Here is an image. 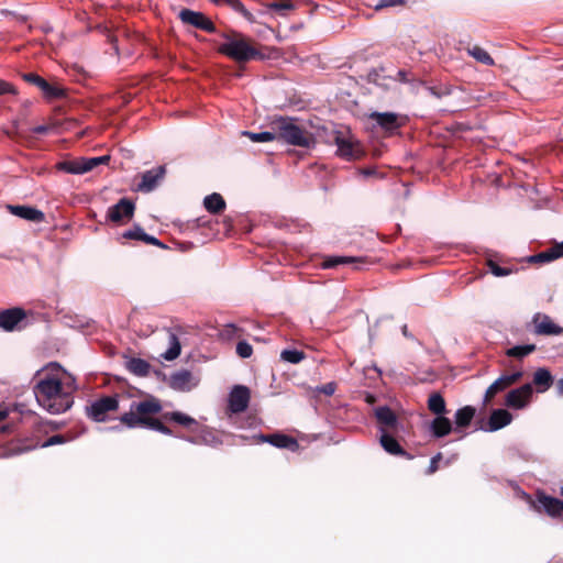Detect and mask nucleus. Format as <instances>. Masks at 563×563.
<instances>
[{
	"mask_svg": "<svg viewBox=\"0 0 563 563\" xmlns=\"http://www.w3.org/2000/svg\"><path fill=\"white\" fill-rule=\"evenodd\" d=\"M60 372L59 365L52 363L35 374L33 393L36 401L52 415L63 413L74 404L75 379L63 383Z\"/></svg>",
	"mask_w": 563,
	"mask_h": 563,
	"instance_id": "1",
	"label": "nucleus"
},
{
	"mask_svg": "<svg viewBox=\"0 0 563 563\" xmlns=\"http://www.w3.org/2000/svg\"><path fill=\"white\" fill-rule=\"evenodd\" d=\"M272 129L276 132V140L289 145L310 148L316 144V136L295 118L277 117L272 122Z\"/></svg>",
	"mask_w": 563,
	"mask_h": 563,
	"instance_id": "2",
	"label": "nucleus"
},
{
	"mask_svg": "<svg viewBox=\"0 0 563 563\" xmlns=\"http://www.w3.org/2000/svg\"><path fill=\"white\" fill-rule=\"evenodd\" d=\"M225 41L219 46V52L239 63L262 58V54L253 47L241 34L224 35Z\"/></svg>",
	"mask_w": 563,
	"mask_h": 563,
	"instance_id": "3",
	"label": "nucleus"
},
{
	"mask_svg": "<svg viewBox=\"0 0 563 563\" xmlns=\"http://www.w3.org/2000/svg\"><path fill=\"white\" fill-rule=\"evenodd\" d=\"M324 141L329 144L336 145V154L344 159H356L363 154L360 143L349 131H338L332 129L327 132Z\"/></svg>",
	"mask_w": 563,
	"mask_h": 563,
	"instance_id": "4",
	"label": "nucleus"
},
{
	"mask_svg": "<svg viewBox=\"0 0 563 563\" xmlns=\"http://www.w3.org/2000/svg\"><path fill=\"white\" fill-rule=\"evenodd\" d=\"M374 416L380 433H399L404 430L402 423L388 406H379L374 409Z\"/></svg>",
	"mask_w": 563,
	"mask_h": 563,
	"instance_id": "5",
	"label": "nucleus"
},
{
	"mask_svg": "<svg viewBox=\"0 0 563 563\" xmlns=\"http://www.w3.org/2000/svg\"><path fill=\"white\" fill-rule=\"evenodd\" d=\"M118 407L119 401L117 396H106L97 399L89 407H87V415L92 420L102 422L106 420L107 413L110 411H115Z\"/></svg>",
	"mask_w": 563,
	"mask_h": 563,
	"instance_id": "6",
	"label": "nucleus"
},
{
	"mask_svg": "<svg viewBox=\"0 0 563 563\" xmlns=\"http://www.w3.org/2000/svg\"><path fill=\"white\" fill-rule=\"evenodd\" d=\"M368 121L372 122L373 129H379L388 134H393L401 126L399 115L394 112L374 111L368 114Z\"/></svg>",
	"mask_w": 563,
	"mask_h": 563,
	"instance_id": "7",
	"label": "nucleus"
},
{
	"mask_svg": "<svg viewBox=\"0 0 563 563\" xmlns=\"http://www.w3.org/2000/svg\"><path fill=\"white\" fill-rule=\"evenodd\" d=\"M250 389L243 385H236L229 394L228 409L230 411L229 418L232 420L233 415L243 412L250 402Z\"/></svg>",
	"mask_w": 563,
	"mask_h": 563,
	"instance_id": "8",
	"label": "nucleus"
},
{
	"mask_svg": "<svg viewBox=\"0 0 563 563\" xmlns=\"http://www.w3.org/2000/svg\"><path fill=\"white\" fill-rule=\"evenodd\" d=\"M135 205L128 198H121L115 205L109 207L107 219L114 223L131 220L134 216Z\"/></svg>",
	"mask_w": 563,
	"mask_h": 563,
	"instance_id": "9",
	"label": "nucleus"
},
{
	"mask_svg": "<svg viewBox=\"0 0 563 563\" xmlns=\"http://www.w3.org/2000/svg\"><path fill=\"white\" fill-rule=\"evenodd\" d=\"M179 19L181 20L183 23L190 24L208 33L216 32V25L213 24V22L201 12L192 11L189 9H183L179 12Z\"/></svg>",
	"mask_w": 563,
	"mask_h": 563,
	"instance_id": "10",
	"label": "nucleus"
},
{
	"mask_svg": "<svg viewBox=\"0 0 563 563\" xmlns=\"http://www.w3.org/2000/svg\"><path fill=\"white\" fill-rule=\"evenodd\" d=\"M532 324L533 332L538 335H563V328L554 323L545 313H534Z\"/></svg>",
	"mask_w": 563,
	"mask_h": 563,
	"instance_id": "11",
	"label": "nucleus"
},
{
	"mask_svg": "<svg viewBox=\"0 0 563 563\" xmlns=\"http://www.w3.org/2000/svg\"><path fill=\"white\" fill-rule=\"evenodd\" d=\"M522 377V372L517 371L511 374L501 375L497 378L487 389L484 396V402H489L498 393L506 390L511 385L516 384Z\"/></svg>",
	"mask_w": 563,
	"mask_h": 563,
	"instance_id": "12",
	"label": "nucleus"
},
{
	"mask_svg": "<svg viewBox=\"0 0 563 563\" xmlns=\"http://www.w3.org/2000/svg\"><path fill=\"white\" fill-rule=\"evenodd\" d=\"M254 440L261 443H269L273 446L279 449H288L292 452L297 451L299 444L297 440L292 437L283 434V433H273V434H255L252 437Z\"/></svg>",
	"mask_w": 563,
	"mask_h": 563,
	"instance_id": "13",
	"label": "nucleus"
},
{
	"mask_svg": "<svg viewBox=\"0 0 563 563\" xmlns=\"http://www.w3.org/2000/svg\"><path fill=\"white\" fill-rule=\"evenodd\" d=\"M532 393L531 384H525L519 388L510 390L506 396L505 404L512 409H522L529 404Z\"/></svg>",
	"mask_w": 563,
	"mask_h": 563,
	"instance_id": "14",
	"label": "nucleus"
},
{
	"mask_svg": "<svg viewBox=\"0 0 563 563\" xmlns=\"http://www.w3.org/2000/svg\"><path fill=\"white\" fill-rule=\"evenodd\" d=\"M165 174V166H158L156 168L144 172L141 176V181L136 186L137 191H153L157 187L159 181L164 178Z\"/></svg>",
	"mask_w": 563,
	"mask_h": 563,
	"instance_id": "15",
	"label": "nucleus"
},
{
	"mask_svg": "<svg viewBox=\"0 0 563 563\" xmlns=\"http://www.w3.org/2000/svg\"><path fill=\"white\" fill-rule=\"evenodd\" d=\"M199 379L189 371L180 369L172 374L169 386L178 391H189L196 387Z\"/></svg>",
	"mask_w": 563,
	"mask_h": 563,
	"instance_id": "16",
	"label": "nucleus"
},
{
	"mask_svg": "<svg viewBox=\"0 0 563 563\" xmlns=\"http://www.w3.org/2000/svg\"><path fill=\"white\" fill-rule=\"evenodd\" d=\"M25 319V311L21 308H11L0 312V328L13 331Z\"/></svg>",
	"mask_w": 563,
	"mask_h": 563,
	"instance_id": "17",
	"label": "nucleus"
},
{
	"mask_svg": "<svg viewBox=\"0 0 563 563\" xmlns=\"http://www.w3.org/2000/svg\"><path fill=\"white\" fill-rule=\"evenodd\" d=\"M8 209L10 211V213H12L13 216H16V217L27 220V221L37 223V222H42L44 220V213L34 207L21 206V205H16V206L9 205Z\"/></svg>",
	"mask_w": 563,
	"mask_h": 563,
	"instance_id": "18",
	"label": "nucleus"
},
{
	"mask_svg": "<svg viewBox=\"0 0 563 563\" xmlns=\"http://www.w3.org/2000/svg\"><path fill=\"white\" fill-rule=\"evenodd\" d=\"M540 506L552 518L563 521V501L555 497L540 495L538 497Z\"/></svg>",
	"mask_w": 563,
	"mask_h": 563,
	"instance_id": "19",
	"label": "nucleus"
},
{
	"mask_svg": "<svg viewBox=\"0 0 563 563\" xmlns=\"http://www.w3.org/2000/svg\"><path fill=\"white\" fill-rule=\"evenodd\" d=\"M395 434L394 432L380 433L379 442L383 449L391 455H401L411 459V455H409L395 439Z\"/></svg>",
	"mask_w": 563,
	"mask_h": 563,
	"instance_id": "20",
	"label": "nucleus"
},
{
	"mask_svg": "<svg viewBox=\"0 0 563 563\" xmlns=\"http://www.w3.org/2000/svg\"><path fill=\"white\" fill-rule=\"evenodd\" d=\"M429 429L434 438H443L452 432L453 427L449 418L444 416H437L430 422Z\"/></svg>",
	"mask_w": 563,
	"mask_h": 563,
	"instance_id": "21",
	"label": "nucleus"
},
{
	"mask_svg": "<svg viewBox=\"0 0 563 563\" xmlns=\"http://www.w3.org/2000/svg\"><path fill=\"white\" fill-rule=\"evenodd\" d=\"M512 420L511 413H509L505 409H495L490 413L488 420V430L497 431L506 426H508Z\"/></svg>",
	"mask_w": 563,
	"mask_h": 563,
	"instance_id": "22",
	"label": "nucleus"
},
{
	"mask_svg": "<svg viewBox=\"0 0 563 563\" xmlns=\"http://www.w3.org/2000/svg\"><path fill=\"white\" fill-rule=\"evenodd\" d=\"M533 384L538 393L547 391L553 384V376L544 367L538 368L533 374Z\"/></svg>",
	"mask_w": 563,
	"mask_h": 563,
	"instance_id": "23",
	"label": "nucleus"
},
{
	"mask_svg": "<svg viewBox=\"0 0 563 563\" xmlns=\"http://www.w3.org/2000/svg\"><path fill=\"white\" fill-rule=\"evenodd\" d=\"M56 168L60 172L73 174V175H81L87 173V167L85 165V158L74 159V161H62L56 164Z\"/></svg>",
	"mask_w": 563,
	"mask_h": 563,
	"instance_id": "24",
	"label": "nucleus"
},
{
	"mask_svg": "<svg viewBox=\"0 0 563 563\" xmlns=\"http://www.w3.org/2000/svg\"><path fill=\"white\" fill-rule=\"evenodd\" d=\"M363 262V258L362 257H354V256H327L322 264H321V267L324 268V269H330V268H334V267H338L339 265H354V264H358V263H362Z\"/></svg>",
	"mask_w": 563,
	"mask_h": 563,
	"instance_id": "25",
	"label": "nucleus"
},
{
	"mask_svg": "<svg viewBox=\"0 0 563 563\" xmlns=\"http://www.w3.org/2000/svg\"><path fill=\"white\" fill-rule=\"evenodd\" d=\"M132 409H135L136 413L141 417H144L146 415L158 413L162 410V406L158 400L152 398L132 404Z\"/></svg>",
	"mask_w": 563,
	"mask_h": 563,
	"instance_id": "26",
	"label": "nucleus"
},
{
	"mask_svg": "<svg viewBox=\"0 0 563 563\" xmlns=\"http://www.w3.org/2000/svg\"><path fill=\"white\" fill-rule=\"evenodd\" d=\"M126 368L130 373L144 377L148 375L151 365L145 360L132 357L126 361Z\"/></svg>",
	"mask_w": 563,
	"mask_h": 563,
	"instance_id": "27",
	"label": "nucleus"
},
{
	"mask_svg": "<svg viewBox=\"0 0 563 563\" xmlns=\"http://www.w3.org/2000/svg\"><path fill=\"white\" fill-rule=\"evenodd\" d=\"M203 206L210 213L217 214L225 209V201L220 194L213 192L203 199Z\"/></svg>",
	"mask_w": 563,
	"mask_h": 563,
	"instance_id": "28",
	"label": "nucleus"
},
{
	"mask_svg": "<svg viewBox=\"0 0 563 563\" xmlns=\"http://www.w3.org/2000/svg\"><path fill=\"white\" fill-rule=\"evenodd\" d=\"M475 412L476 410L472 406H465L456 410L454 415L456 429L470 426L475 416Z\"/></svg>",
	"mask_w": 563,
	"mask_h": 563,
	"instance_id": "29",
	"label": "nucleus"
},
{
	"mask_svg": "<svg viewBox=\"0 0 563 563\" xmlns=\"http://www.w3.org/2000/svg\"><path fill=\"white\" fill-rule=\"evenodd\" d=\"M164 418L166 420L181 424L190 430H192V427H197L198 424L194 418L180 411L166 412Z\"/></svg>",
	"mask_w": 563,
	"mask_h": 563,
	"instance_id": "30",
	"label": "nucleus"
},
{
	"mask_svg": "<svg viewBox=\"0 0 563 563\" xmlns=\"http://www.w3.org/2000/svg\"><path fill=\"white\" fill-rule=\"evenodd\" d=\"M121 421L129 428H135L137 426L147 428L150 418L141 417L139 413H136L135 409L131 408L130 412H126L121 417Z\"/></svg>",
	"mask_w": 563,
	"mask_h": 563,
	"instance_id": "31",
	"label": "nucleus"
},
{
	"mask_svg": "<svg viewBox=\"0 0 563 563\" xmlns=\"http://www.w3.org/2000/svg\"><path fill=\"white\" fill-rule=\"evenodd\" d=\"M428 408L437 416H443L446 412L444 398L439 393H433L429 396Z\"/></svg>",
	"mask_w": 563,
	"mask_h": 563,
	"instance_id": "32",
	"label": "nucleus"
},
{
	"mask_svg": "<svg viewBox=\"0 0 563 563\" xmlns=\"http://www.w3.org/2000/svg\"><path fill=\"white\" fill-rule=\"evenodd\" d=\"M168 344H169V347L168 350L162 354V356L166 360V361H173L175 358H177L180 354V342L177 338V335L173 332H169L168 334Z\"/></svg>",
	"mask_w": 563,
	"mask_h": 563,
	"instance_id": "33",
	"label": "nucleus"
},
{
	"mask_svg": "<svg viewBox=\"0 0 563 563\" xmlns=\"http://www.w3.org/2000/svg\"><path fill=\"white\" fill-rule=\"evenodd\" d=\"M243 135L247 136L252 142L255 143H265V142H272L276 140V132L273 130L271 131H264V132H250V131H243Z\"/></svg>",
	"mask_w": 563,
	"mask_h": 563,
	"instance_id": "34",
	"label": "nucleus"
},
{
	"mask_svg": "<svg viewBox=\"0 0 563 563\" xmlns=\"http://www.w3.org/2000/svg\"><path fill=\"white\" fill-rule=\"evenodd\" d=\"M394 79L410 85L412 89H417L422 85L420 79L416 78L411 71L405 69H399Z\"/></svg>",
	"mask_w": 563,
	"mask_h": 563,
	"instance_id": "35",
	"label": "nucleus"
},
{
	"mask_svg": "<svg viewBox=\"0 0 563 563\" xmlns=\"http://www.w3.org/2000/svg\"><path fill=\"white\" fill-rule=\"evenodd\" d=\"M267 8L284 16L294 9V3L290 0H277L268 3Z\"/></svg>",
	"mask_w": 563,
	"mask_h": 563,
	"instance_id": "36",
	"label": "nucleus"
},
{
	"mask_svg": "<svg viewBox=\"0 0 563 563\" xmlns=\"http://www.w3.org/2000/svg\"><path fill=\"white\" fill-rule=\"evenodd\" d=\"M43 95L48 99H59L65 96L64 89L51 85L48 81H44L42 86L40 87Z\"/></svg>",
	"mask_w": 563,
	"mask_h": 563,
	"instance_id": "37",
	"label": "nucleus"
},
{
	"mask_svg": "<svg viewBox=\"0 0 563 563\" xmlns=\"http://www.w3.org/2000/svg\"><path fill=\"white\" fill-rule=\"evenodd\" d=\"M43 95L48 99H59L65 96L64 89L51 85L48 81H44L42 86L40 87Z\"/></svg>",
	"mask_w": 563,
	"mask_h": 563,
	"instance_id": "38",
	"label": "nucleus"
},
{
	"mask_svg": "<svg viewBox=\"0 0 563 563\" xmlns=\"http://www.w3.org/2000/svg\"><path fill=\"white\" fill-rule=\"evenodd\" d=\"M536 350L534 344L516 345L507 350V355L511 357L522 358Z\"/></svg>",
	"mask_w": 563,
	"mask_h": 563,
	"instance_id": "39",
	"label": "nucleus"
},
{
	"mask_svg": "<svg viewBox=\"0 0 563 563\" xmlns=\"http://www.w3.org/2000/svg\"><path fill=\"white\" fill-rule=\"evenodd\" d=\"M468 53L471 56H473L477 62L484 64V65H494V59L492 56L482 47L474 46L473 48L468 49Z\"/></svg>",
	"mask_w": 563,
	"mask_h": 563,
	"instance_id": "40",
	"label": "nucleus"
},
{
	"mask_svg": "<svg viewBox=\"0 0 563 563\" xmlns=\"http://www.w3.org/2000/svg\"><path fill=\"white\" fill-rule=\"evenodd\" d=\"M305 357V353L299 350H283L280 353V360L290 364H298Z\"/></svg>",
	"mask_w": 563,
	"mask_h": 563,
	"instance_id": "41",
	"label": "nucleus"
},
{
	"mask_svg": "<svg viewBox=\"0 0 563 563\" xmlns=\"http://www.w3.org/2000/svg\"><path fill=\"white\" fill-rule=\"evenodd\" d=\"M408 2L409 0H377L372 7L375 11H380L389 8L405 7Z\"/></svg>",
	"mask_w": 563,
	"mask_h": 563,
	"instance_id": "42",
	"label": "nucleus"
},
{
	"mask_svg": "<svg viewBox=\"0 0 563 563\" xmlns=\"http://www.w3.org/2000/svg\"><path fill=\"white\" fill-rule=\"evenodd\" d=\"M229 7L232 8L235 12L240 13L249 22L255 21L254 15L245 8V5L240 0L231 1V4H229Z\"/></svg>",
	"mask_w": 563,
	"mask_h": 563,
	"instance_id": "43",
	"label": "nucleus"
},
{
	"mask_svg": "<svg viewBox=\"0 0 563 563\" xmlns=\"http://www.w3.org/2000/svg\"><path fill=\"white\" fill-rule=\"evenodd\" d=\"M556 258H558V254H554L553 250L551 249L545 252H541L537 255L531 256L530 261L536 262V263H548V262L554 261Z\"/></svg>",
	"mask_w": 563,
	"mask_h": 563,
	"instance_id": "44",
	"label": "nucleus"
},
{
	"mask_svg": "<svg viewBox=\"0 0 563 563\" xmlns=\"http://www.w3.org/2000/svg\"><path fill=\"white\" fill-rule=\"evenodd\" d=\"M487 265L489 267L490 273L493 275H495L496 277L508 276L512 272L510 268L499 266L497 263H495L492 260L488 261Z\"/></svg>",
	"mask_w": 563,
	"mask_h": 563,
	"instance_id": "45",
	"label": "nucleus"
},
{
	"mask_svg": "<svg viewBox=\"0 0 563 563\" xmlns=\"http://www.w3.org/2000/svg\"><path fill=\"white\" fill-rule=\"evenodd\" d=\"M253 347L252 345L246 341H240L236 344V354L242 358H247L252 355Z\"/></svg>",
	"mask_w": 563,
	"mask_h": 563,
	"instance_id": "46",
	"label": "nucleus"
},
{
	"mask_svg": "<svg viewBox=\"0 0 563 563\" xmlns=\"http://www.w3.org/2000/svg\"><path fill=\"white\" fill-rule=\"evenodd\" d=\"M110 159V157L108 155H103V156H98V157H90V158H85V165L87 167V172H90L96 166L100 165V164H106L108 163Z\"/></svg>",
	"mask_w": 563,
	"mask_h": 563,
	"instance_id": "47",
	"label": "nucleus"
},
{
	"mask_svg": "<svg viewBox=\"0 0 563 563\" xmlns=\"http://www.w3.org/2000/svg\"><path fill=\"white\" fill-rule=\"evenodd\" d=\"M144 230L139 227V225H135L133 229L131 230H128L123 233V238L124 239H130V240H140L142 241L143 238H144Z\"/></svg>",
	"mask_w": 563,
	"mask_h": 563,
	"instance_id": "48",
	"label": "nucleus"
},
{
	"mask_svg": "<svg viewBox=\"0 0 563 563\" xmlns=\"http://www.w3.org/2000/svg\"><path fill=\"white\" fill-rule=\"evenodd\" d=\"M147 428L153 429L155 431H158L164 434H172V431L169 428L164 426L158 419L150 418Z\"/></svg>",
	"mask_w": 563,
	"mask_h": 563,
	"instance_id": "49",
	"label": "nucleus"
},
{
	"mask_svg": "<svg viewBox=\"0 0 563 563\" xmlns=\"http://www.w3.org/2000/svg\"><path fill=\"white\" fill-rule=\"evenodd\" d=\"M23 79L34 86H36L38 89L40 87L42 86V84L45 81L44 78H42L41 76L34 74V73H27V74H23Z\"/></svg>",
	"mask_w": 563,
	"mask_h": 563,
	"instance_id": "50",
	"label": "nucleus"
},
{
	"mask_svg": "<svg viewBox=\"0 0 563 563\" xmlns=\"http://www.w3.org/2000/svg\"><path fill=\"white\" fill-rule=\"evenodd\" d=\"M335 389H336L335 383L330 382V383H327V384H324L322 386H317L314 390L317 393H321V394H324L327 396H332L335 393Z\"/></svg>",
	"mask_w": 563,
	"mask_h": 563,
	"instance_id": "51",
	"label": "nucleus"
},
{
	"mask_svg": "<svg viewBox=\"0 0 563 563\" xmlns=\"http://www.w3.org/2000/svg\"><path fill=\"white\" fill-rule=\"evenodd\" d=\"M442 459V454L441 453H438L437 455H434L431 461H430V464H429V467L427 470V473L428 474H433L434 472L438 471L439 468V461Z\"/></svg>",
	"mask_w": 563,
	"mask_h": 563,
	"instance_id": "52",
	"label": "nucleus"
},
{
	"mask_svg": "<svg viewBox=\"0 0 563 563\" xmlns=\"http://www.w3.org/2000/svg\"><path fill=\"white\" fill-rule=\"evenodd\" d=\"M5 93H16V89L9 82L0 79V96Z\"/></svg>",
	"mask_w": 563,
	"mask_h": 563,
	"instance_id": "53",
	"label": "nucleus"
},
{
	"mask_svg": "<svg viewBox=\"0 0 563 563\" xmlns=\"http://www.w3.org/2000/svg\"><path fill=\"white\" fill-rule=\"evenodd\" d=\"M142 241L147 244L158 246L161 249H166V245L164 243H162L157 238L150 235L147 233L144 234V238Z\"/></svg>",
	"mask_w": 563,
	"mask_h": 563,
	"instance_id": "54",
	"label": "nucleus"
},
{
	"mask_svg": "<svg viewBox=\"0 0 563 563\" xmlns=\"http://www.w3.org/2000/svg\"><path fill=\"white\" fill-rule=\"evenodd\" d=\"M65 443V438L60 434L53 435L46 440L43 446H51L56 444Z\"/></svg>",
	"mask_w": 563,
	"mask_h": 563,
	"instance_id": "55",
	"label": "nucleus"
},
{
	"mask_svg": "<svg viewBox=\"0 0 563 563\" xmlns=\"http://www.w3.org/2000/svg\"><path fill=\"white\" fill-rule=\"evenodd\" d=\"M427 89L435 98H442L443 96H448L450 93V90L446 88L438 89L435 87H428Z\"/></svg>",
	"mask_w": 563,
	"mask_h": 563,
	"instance_id": "56",
	"label": "nucleus"
},
{
	"mask_svg": "<svg viewBox=\"0 0 563 563\" xmlns=\"http://www.w3.org/2000/svg\"><path fill=\"white\" fill-rule=\"evenodd\" d=\"M49 131V126L48 125H36L32 129V132L34 134H46L47 132Z\"/></svg>",
	"mask_w": 563,
	"mask_h": 563,
	"instance_id": "57",
	"label": "nucleus"
},
{
	"mask_svg": "<svg viewBox=\"0 0 563 563\" xmlns=\"http://www.w3.org/2000/svg\"><path fill=\"white\" fill-rule=\"evenodd\" d=\"M554 254H558V258L563 256V242L552 247Z\"/></svg>",
	"mask_w": 563,
	"mask_h": 563,
	"instance_id": "58",
	"label": "nucleus"
},
{
	"mask_svg": "<svg viewBox=\"0 0 563 563\" xmlns=\"http://www.w3.org/2000/svg\"><path fill=\"white\" fill-rule=\"evenodd\" d=\"M9 415V409L7 406L0 405V421L5 419Z\"/></svg>",
	"mask_w": 563,
	"mask_h": 563,
	"instance_id": "59",
	"label": "nucleus"
},
{
	"mask_svg": "<svg viewBox=\"0 0 563 563\" xmlns=\"http://www.w3.org/2000/svg\"><path fill=\"white\" fill-rule=\"evenodd\" d=\"M556 393L559 396H563V378L559 379L556 383Z\"/></svg>",
	"mask_w": 563,
	"mask_h": 563,
	"instance_id": "60",
	"label": "nucleus"
},
{
	"mask_svg": "<svg viewBox=\"0 0 563 563\" xmlns=\"http://www.w3.org/2000/svg\"><path fill=\"white\" fill-rule=\"evenodd\" d=\"M212 3L217 4V5H222L223 4V0H210Z\"/></svg>",
	"mask_w": 563,
	"mask_h": 563,
	"instance_id": "61",
	"label": "nucleus"
},
{
	"mask_svg": "<svg viewBox=\"0 0 563 563\" xmlns=\"http://www.w3.org/2000/svg\"><path fill=\"white\" fill-rule=\"evenodd\" d=\"M402 333H404V335H406V336L408 335V333H407V325H404V327H402Z\"/></svg>",
	"mask_w": 563,
	"mask_h": 563,
	"instance_id": "62",
	"label": "nucleus"
},
{
	"mask_svg": "<svg viewBox=\"0 0 563 563\" xmlns=\"http://www.w3.org/2000/svg\"><path fill=\"white\" fill-rule=\"evenodd\" d=\"M373 400H374L373 396H368V397H367V401H368V402H372Z\"/></svg>",
	"mask_w": 563,
	"mask_h": 563,
	"instance_id": "63",
	"label": "nucleus"
},
{
	"mask_svg": "<svg viewBox=\"0 0 563 563\" xmlns=\"http://www.w3.org/2000/svg\"><path fill=\"white\" fill-rule=\"evenodd\" d=\"M369 76H371V77H372V76H375V77H374V80H376L377 73L375 71L374 74H371Z\"/></svg>",
	"mask_w": 563,
	"mask_h": 563,
	"instance_id": "64",
	"label": "nucleus"
}]
</instances>
